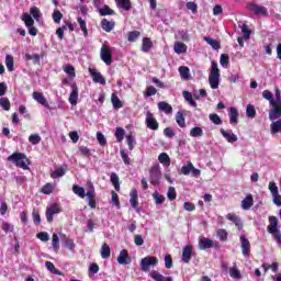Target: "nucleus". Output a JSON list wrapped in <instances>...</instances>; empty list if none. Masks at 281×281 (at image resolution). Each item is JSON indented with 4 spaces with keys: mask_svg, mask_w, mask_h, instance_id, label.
Listing matches in <instances>:
<instances>
[{
    "mask_svg": "<svg viewBox=\"0 0 281 281\" xmlns=\"http://www.w3.org/2000/svg\"><path fill=\"white\" fill-rule=\"evenodd\" d=\"M119 265H131V256H128V250L122 249L117 257Z\"/></svg>",
    "mask_w": 281,
    "mask_h": 281,
    "instance_id": "21",
    "label": "nucleus"
},
{
    "mask_svg": "<svg viewBox=\"0 0 281 281\" xmlns=\"http://www.w3.org/2000/svg\"><path fill=\"white\" fill-rule=\"evenodd\" d=\"M111 257V247L108 246L106 243H104L101 246V258H110Z\"/></svg>",
    "mask_w": 281,
    "mask_h": 281,
    "instance_id": "46",
    "label": "nucleus"
},
{
    "mask_svg": "<svg viewBox=\"0 0 281 281\" xmlns=\"http://www.w3.org/2000/svg\"><path fill=\"white\" fill-rule=\"evenodd\" d=\"M115 4L119 10H125V12H131L133 8L131 0H115Z\"/></svg>",
    "mask_w": 281,
    "mask_h": 281,
    "instance_id": "24",
    "label": "nucleus"
},
{
    "mask_svg": "<svg viewBox=\"0 0 281 281\" xmlns=\"http://www.w3.org/2000/svg\"><path fill=\"white\" fill-rule=\"evenodd\" d=\"M221 80V70H218V64L216 61L211 63V72L209 75V83L211 89H218Z\"/></svg>",
    "mask_w": 281,
    "mask_h": 281,
    "instance_id": "2",
    "label": "nucleus"
},
{
    "mask_svg": "<svg viewBox=\"0 0 281 281\" xmlns=\"http://www.w3.org/2000/svg\"><path fill=\"white\" fill-rule=\"evenodd\" d=\"M248 10L256 14V16H269V10L267 9V7H262L257 3L248 4Z\"/></svg>",
    "mask_w": 281,
    "mask_h": 281,
    "instance_id": "9",
    "label": "nucleus"
},
{
    "mask_svg": "<svg viewBox=\"0 0 281 281\" xmlns=\"http://www.w3.org/2000/svg\"><path fill=\"white\" fill-rule=\"evenodd\" d=\"M26 60H33L34 65H41V55L34 54L30 55L29 53L25 55Z\"/></svg>",
    "mask_w": 281,
    "mask_h": 281,
    "instance_id": "53",
    "label": "nucleus"
},
{
    "mask_svg": "<svg viewBox=\"0 0 281 281\" xmlns=\"http://www.w3.org/2000/svg\"><path fill=\"white\" fill-rule=\"evenodd\" d=\"M100 16H113L115 15V10L109 8V5L104 4L101 9H99Z\"/></svg>",
    "mask_w": 281,
    "mask_h": 281,
    "instance_id": "30",
    "label": "nucleus"
},
{
    "mask_svg": "<svg viewBox=\"0 0 281 281\" xmlns=\"http://www.w3.org/2000/svg\"><path fill=\"white\" fill-rule=\"evenodd\" d=\"M194 247L192 245H187L182 249V262L186 265H190V260H192V250Z\"/></svg>",
    "mask_w": 281,
    "mask_h": 281,
    "instance_id": "14",
    "label": "nucleus"
},
{
    "mask_svg": "<svg viewBox=\"0 0 281 281\" xmlns=\"http://www.w3.org/2000/svg\"><path fill=\"white\" fill-rule=\"evenodd\" d=\"M247 117H256V108L252 104H248L246 108Z\"/></svg>",
    "mask_w": 281,
    "mask_h": 281,
    "instance_id": "61",
    "label": "nucleus"
},
{
    "mask_svg": "<svg viewBox=\"0 0 281 281\" xmlns=\"http://www.w3.org/2000/svg\"><path fill=\"white\" fill-rule=\"evenodd\" d=\"M65 173H66L65 169L59 168V169L54 170V171L50 172V178L52 179H58L60 177H65Z\"/></svg>",
    "mask_w": 281,
    "mask_h": 281,
    "instance_id": "54",
    "label": "nucleus"
},
{
    "mask_svg": "<svg viewBox=\"0 0 281 281\" xmlns=\"http://www.w3.org/2000/svg\"><path fill=\"white\" fill-rule=\"evenodd\" d=\"M212 247H214V240L206 237H201L199 239V249L201 251H205V249H212Z\"/></svg>",
    "mask_w": 281,
    "mask_h": 281,
    "instance_id": "16",
    "label": "nucleus"
},
{
    "mask_svg": "<svg viewBox=\"0 0 281 281\" xmlns=\"http://www.w3.org/2000/svg\"><path fill=\"white\" fill-rule=\"evenodd\" d=\"M52 245L54 251H58L60 249V238L58 237V234L54 233L52 237Z\"/></svg>",
    "mask_w": 281,
    "mask_h": 281,
    "instance_id": "45",
    "label": "nucleus"
},
{
    "mask_svg": "<svg viewBox=\"0 0 281 281\" xmlns=\"http://www.w3.org/2000/svg\"><path fill=\"white\" fill-rule=\"evenodd\" d=\"M97 140L100 146H106V137H104V134H102V132L97 133Z\"/></svg>",
    "mask_w": 281,
    "mask_h": 281,
    "instance_id": "64",
    "label": "nucleus"
},
{
    "mask_svg": "<svg viewBox=\"0 0 281 281\" xmlns=\"http://www.w3.org/2000/svg\"><path fill=\"white\" fill-rule=\"evenodd\" d=\"M101 27L104 30V32H113L115 30V21H109L106 19H103L101 21Z\"/></svg>",
    "mask_w": 281,
    "mask_h": 281,
    "instance_id": "25",
    "label": "nucleus"
},
{
    "mask_svg": "<svg viewBox=\"0 0 281 281\" xmlns=\"http://www.w3.org/2000/svg\"><path fill=\"white\" fill-rule=\"evenodd\" d=\"M181 175H184L188 177V175H192V177H201V170L194 168V165L190 161H188L184 166L181 167L180 170Z\"/></svg>",
    "mask_w": 281,
    "mask_h": 281,
    "instance_id": "10",
    "label": "nucleus"
},
{
    "mask_svg": "<svg viewBox=\"0 0 281 281\" xmlns=\"http://www.w3.org/2000/svg\"><path fill=\"white\" fill-rule=\"evenodd\" d=\"M124 128L117 127L115 131V137L119 143L124 142Z\"/></svg>",
    "mask_w": 281,
    "mask_h": 281,
    "instance_id": "62",
    "label": "nucleus"
},
{
    "mask_svg": "<svg viewBox=\"0 0 281 281\" xmlns=\"http://www.w3.org/2000/svg\"><path fill=\"white\" fill-rule=\"evenodd\" d=\"M54 214H60V205L58 203H54L50 207L46 209L47 223H54Z\"/></svg>",
    "mask_w": 281,
    "mask_h": 281,
    "instance_id": "12",
    "label": "nucleus"
},
{
    "mask_svg": "<svg viewBox=\"0 0 281 281\" xmlns=\"http://www.w3.org/2000/svg\"><path fill=\"white\" fill-rule=\"evenodd\" d=\"M4 63L8 71H14V57L12 55H7Z\"/></svg>",
    "mask_w": 281,
    "mask_h": 281,
    "instance_id": "41",
    "label": "nucleus"
},
{
    "mask_svg": "<svg viewBox=\"0 0 281 281\" xmlns=\"http://www.w3.org/2000/svg\"><path fill=\"white\" fill-rule=\"evenodd\" d=\"M158 109L159 111H161L162 113H166V115H170L172 114V105H170L168 102L166 101H160L158 102Z\"/></svg>",
    "mask_w": 281,
    "mask_h": 281,
    "instance_id": "26",
    "label": "nucleus"
},
{
    "mask_svg": "<svg viewBox=\"0 0 281 281\" xmlns=\"http://www.w3.org/2000/svg\"><path fill=\"white\" fill-rule=\"evenodd\" d=\"M182 95L184 98V100H187V102H189V104L191 106H193V109H196V101H194V99L192 98V93L189 91H183Z\"/></svg>",
    "mask_w": 281,
    "mask_h": 281,
    "instance_id": "40",
    "label": "nucleus"
},
{
    "mask_svg": "<svg viewBox=\"0 0 281 281\" xmlns=\"http://www.w3.org/2000/svg\"><path fill=\"white\" fill-rule=\"evenodd\" d=\"M64 71L65 74H67V76H69L70 78H76V68L71 65H66L64 67Z\"/></svg>",
    "mask_w": 281,
    "mask_h": 281,
    "instance_id": "52",
    "label": "nucleus"
},
{
    "mask_svg": "<svg viewBox=\"0 0 281 281\" xmlns=\"http://www.w3.org/2000/svg\"><path fill=\"white\" fill-rule=\"evenodd\" d=\"M145 124L150 131H159V122H157L155 114L150 111L146 112Z\"/></svg>",
    "mask_w": 281,
    "mask_h": 281,
    "instance_id": "8",
    "label": "nucleus"
},
{
    "mask_svg": "<svg viewBox=\"0 0 281 281\" xmlns=\"http://www.w3.org/2000/svg\"><path fill=\"white\" fill-rule=\"evenodd\" d=\"M72 192H74V194H76L80 199H85V196H87V192H85V188H82L78 184L72 186Z\"/></svg>",
    "mask_w": 281,
    "mask_h": 281,
    "instance_id": "34",
    "label": "nucleus"
},
{
    "mask_svg": "<svg viewBox=\"0 0 281 281\" xmlns=\"http://www.w3.org/2000/svg\"><path fill=\"white\" fill-rule=\"evenodd\" d=\"M209 119L211 122H213V124H216L217 126L223 124V120H221V116H218L216 113L210 114Z\"/></svg>",
    "mask_w": 281,
    "mask_h": 281,
    "instance_id": "60",
    "label": "nucleus"
},
{
    "mask_svg": "<svg viewBox=\"0 0 281 281\" xmlns=\"http://www.w3.org/2000/svg\"><path fill=\"white\" fill-rule=\"evenodd\" d=\"M267 229L274 238L276 243H278V245H281V231L278 229V217L273 215L269 217V225Z\"/></svg>",
    "mask_w": 281,
    "mask_h": 281,
    "instance_id": "4",
    "label": "nucleus"
},
{
    "mask_svg": "<svg viewBox=\"0 0 281 281\" xmlns=\"http://www.w3.org/2000/svg\"><path fill=\"white\" fill-rule=\"evenodd\" d=\"M63 243H64V247H66V249H69L70 251H74V249L76 248V244L74 243V239L67 237V235L63 234Z\"/></svg>",
    "mask_w": 281,
    "mask_h": 281,
    "instance_id": "31",
    "label": "nucleus"
},
{
    "mask_svg": "<svg viewBox=\"0 0 281 281\" xmlns=\"http://www.w3.org/2000/svg\"><path fill=\"white\" fill-rule=\"evenodd\" d=\"M77 21L80 25L81 31L83 32L85 36H89V30L87 29V22L82 18H77Z\"/></svg>",
    "mask_w": 281,
    "mask_h": 281,
    "instance_id": "51",
    "label": "nucleus"
},
{
    "mask_svg": "<svg viewBox=\"0 0 281 281\" xmlns=\"http://www.w3.org/2000/svg\"><path fill=\"white\" fill-rule=\"evenodd\" d=\"M173 49L176 54H186L188 52V45L183 44V42H176Z\"/></svg>",
    "mask_w": 281,
    "mask_h": 281,
    "instance_id": "29",
    "label": "nucleus"
},
{
    "mask_svg": "<svg viewBox=\"0 0 281 281\" xmlns=\"http://www.w3.org/2000/svg\"><path fill=\"white\" fill-rule=\"evenodd\" d=\"M227 231L225 228H220L217 231V237L220 238V240H222V243H225L227 240Z\"/></svg>",
    "mask_w": 281,
    "mask_h": 281,
    "instance_id": "59",
    "label": "nucleus"
},
{
    "mask_svg": "<svg viewBox=\"0 0 281 281\" xmlns=\"http://www.w3.org/2000/svg\"><path fill=\"white\" fill-rule=\"evenodd\" d=\"M56 188L55 184H53L52 182H47L46 184H44L41 189L42 194H52V192H54V189Z\"/></svg>",
    "mask_w": 281,
    "mask_h": 281,
    "instance_id": "39",
    "label": "nucleus"
},
{
    "mask_svg": "<svg viewBox=\"0 0 281 281\" xmlns=\"http://www.w3.org/2000/svg\"><path fill=\"white\" fill-rule=\"evenodd\" d=\"M179 74H180L181 78H184L186 80H188V78H190V68H188L186 66H180Z\"/></svg>",
    "mask_w": 281,
    "mask_h": 281,
    "instance_id": "55",
    "label": "nucleus"
},
{
    "mask_svg": "<svg viewBox=\"0 0 281 281\" xmlns=\"http://www.w3.org/2000/svg\"><path fill=\"white\" fill-rule=\"evenodd\" d=\"M68 100L72 106H76V104H78V86L76 83L72 85V91Z\"/></svg>",
    "mask_w": 281,
    "mask_h": 281,
    "instance_id": "27",
    "label": "nucleus"
},
{
    "mask_svg": "<svg viewBox=\"0 0 281 281\" xmlns=\"http://www.w3.org/2000/svg\"><path fill=\"white\" fill-rule=\"evenodd\" d=\"M130 203L134 210H137L139 205V194L137 193V189H132L130 192Z\"/></svg>",
    "mask_w": 281,
    "mask_h": 281,
    "instance_id": "20",
    "label": "nucleus"
},
{
    "mask_svg": "<svg viewBox=\"0 0 281 281\" xmlns=\"http://www.w3.org/2000/svg\"><path fill=\"white\" fill-rule=\"evenodd\" d=\"M261 95L265 100H268L270 106L273 109V93L269 90H263Z\"/></svg>",
    "mask_w": 281,
    "mask_h": 281,
    "instance_id": "47",
    "label": "nucleus"
},
{
    "mask_svg": "<svg viewBox=\"0 0 281 281\" xmlns=\"http://www.w3.org/2000/svg\"><path fill=\"white\" fill-rule=\"evenodd\" d=\"M153 49V41H150L149 37H144L143 38V44H142V52L148 53Z\"/></svg>",
    "mask_w": 281,
    "mask_h": 281,
    "instance_id": "36",
    "label": "nucleus"
},
{
    "mask_svg": "<svg viewBox=\"0 0 281 281\" xmlns=\"http://www.w3.org/2000/svg\"><path fill=\"white\" fill-rule=\"evenodd\" d=\"M241 33L244 35V41H249V38H251V30H249L247 24L241 25Z\"/></svg>",
    "mask_w": 281,
    "mask_h": 281,
    "instance_id": "49",
    "label": "nucleus"
},
{
    "mask_svg": "<svg viewBox=\"0 0 281 281\" xmlns=\"http://www.w3.org/2000/svg\"><path fill=\"white\" fill-rule=\"evenodd\" d=\"M270 121L272 122L270 124L271 135H278V133H281V116Z\"/></svg>",
    "mask_w": 281,
    "mask_h": 281,
    "instance_id": "22",
    "label": "nucleus"
},
{
    "mask_svg": "<svg viewBox=\"0 0 281 281\" xmlns=\"http://www.w3.org/2000/svg\"><path fill=\"white\" fill-rule=\"evenodd\" d=\"M33 99L38 102V104H42V106H45L46 109H49V103L47 102V99L43 93L35 91L33 92Z\"/></svg>",
    "mask_w": 281,
    "mask_h": 281,
    "instance_id": "23",
    "label": "nucleus"
},
{
    "mask_svg": "<svg viewBox=\"0 0 281 281\" xmlns=\"http://www.w3.org/2000/svg\"><path fill=\"white\" fill-rule=\"evenodd\" d=\"M0 106H2V109H4V111H10V99L1 98L0 99Z\"/></svg>",
    "mask_w": 281,
    "mask_h": 281,
    "instance_id": "63",
    "label": "nucleus"
},
{
    "mask_svg": "<svg viewBox=\"0 0 281 281\" xmlns=\"http://www.w3.org/2000/svg\"><path fill=\"white\" fill-rule=\"evenodd\" d=\"M7 161H10L18 168H22V170H27V156L23 153H13L7 158Z\"/></svg>",
    "mask_w": 281,
    "mask_h": 281,
    "instance_id": "1",
    "label": "nucleus"
},
{
    "mask_svg": "<svg viewBox=\"0 0 281 281\" xmlns=\"http://www.w3.org/2000/svg\"><path fill=\"white\" fill-rule=\"evenodd\" d=\"M89 72L93 82H97L99 85H106V79H104L101 72H98V70L92 68H89Z\"/></svg>",
    "mask_w": 281,
    "mask_h": 281,
    "instance_id": "15",
    "label": "nucleus"
},
{
    "mask_svg": "<svg viewBox=\"0 0 281 281\" xmlns=\"http://www.w3.org/2000/svg\"><path fill=\"white\" fill-rule=\"evenodd\" d=\"M254 205V195L248 194L243 201H241V207L243 210H251V206Z\"/></svg>",
    "mask_w": 281,
    "mask_h": 281,
    "instance_id": "28",
    "label": "nucleus"
},
{
    "mask_svg": "<svg viewBox=\"0 0 281 281\" xmlns=\"http://www.w3.org/2000/svg\"><path fill=\"white\" fill-rule=\"evenodd\" d=\"M139 36H142V33L139 31H130L127 33V41L130 43H135V41H137Z\"/></svg>",
    "mask_w": 281,
    "mask_h": 281,
    "instance_id": "43",
    "label": "nucleus"
},
{
    "mask_svg": "<svg viewBox=\"0 0 281 281\" xmlns=\"http://www.w3.org/2000/svg\"><path fill=\"white\" fill-rule=\"evenodd\" d=\"M239 240L241 243L243 256H249V254H251V244L249 243V239H247L245 235H240Z\"/></svg>",
    "mask_w": 281,
    "mask_h": 281,
    "instance_id": "13",
    "label": "nucleus"
},
{
    "mask_svg": "<svg viewBox=\"0 0 281 281\" xmlns=\"http://www.w3.org/2000/svg\"><path fill=\"white\" fill-rule=\"evenodd\" d=\"M100 58H101V60H103V63H105V65H108V66L112 65L113 53L111 52V48H109V46L103 45L101 47Z\"/></svg>",
    "mask_w": 281,
    "mask_h": 281,
    "instance_id": "11",
    "label": "nucleus"
},
{
    "mask_svg": "<svg viewBox=\"0 0 281 281\" xmlns=\"http://www.w3.org/2000/svg\"><path fill=\"white\" fill-rule=\"evenodd\" d=\"M111 179V183L112 186H114V189L116 190V192L120 191V177L117 176V173L112 172L110 176Z\"/></svg>",
    "mask_w": 281,
    "mask_h": 281,
    "instance_id": "42",
    "label": "nucleus"
},
{
    "mask_svg": "<svg viewBox=\"0 0 281 281\" xmlns=\"http://www.w3.org/2000/svg\"><path fill=\"white\" fill-rule=\"evenodd\" d=\"M229 276L235 280H240V278H243V274H240V270H238V268H231Z\"/></svg>",
    "mask_w": 281,
    "mask_h": 281,
    "instance_id": "57",
    "label": "nucleus"
},
{
    "mask_svg": "<svg viewBox=\"0 0 281 281\" xmlns=\"http://www.w3.org/2000/svg\"><path fill=\"white\" fill-rule=\"evenodd\" d=\"M276 99H273V109L269 111V120H278L281 117V91L280 88H276Z\"/></svg>",
    "mask_w": 281,
    "mask_h": 281,
    "instance_id": "3",
    "label": "nucleus"
},
{
    "mask_svg": "<svg viewBox=\"0 0 281 281\" xmlns=\"http://www.w3.org/2000/svg\"><path fill=\"white\" fill-rule=\"evenodd\" d=\"M22 21L24 22L25 26L27 27L29 34L31 36H36V34H38V29H36V26H34V19H32V15H30L29 13H23Z\"/></svg>",
    "mask_w": 281,
    "mask_h": 281,
    "instance_id": "6",
    "label": "nucleus"
},
{
    "mask_svg": "<svg viewBox=\"0 0 281 281\" xmlns=\"http://www.w3.org/2000/svg\"><path fill=\"white\" fill-rule=\"evenodd\" d=\"M86 196H87L89 207H91V210H95V207H97L95 189L93 188V186L90 191H87Z\"/></svg>",
    "mask_w": 281,
    "mask_h": 281,
    "instance_id": "19",
    "label": "nucleus"
},
{
    "mask_svg": "<svg viewBox=\"0 0 281 281\" xmlns=\"http://www.w3.org/2000/svg\"><path fill=\"white\" fill-rule=\"evenodd\" d=\"M176 122L180 128H186V116L181 112H177Z\"/></svg>",
    "mask_w": 281,
    "mask_h": 281,
    "instance_id": "44",
    "label": "nucleus"
},
{
    "mask_svg": "<svg viewBox=\"0 0 281 281\" xmlns=\"http://www.w3.org/2000/svg\"><path fill=\"white\" fill-rule=\"evenodd\" d=\"M229 122H231V124H238V109L231 108V110H229Z\"/></svg>",
    "mask_w": 281,
    "mask_h": 281,
    "instance_id": "37",
    "label": "nucleus"
},
{
    "mask_svg": "<svg viewBox=\"0 0 281 281\" xmlns=\"http://www.w3.org/2000/svg\"><path fill=\"white\" fill-rule=\"evenodd\" d=\"M45 267H46V269H48V271H50V273H54L55 276H65V273H63L60 270L56 269V266H54V263L52 261H46Z\"/></svg>",
    "mask_w": 281,
    "mask_h": 281,
    "instance_id": "35",
    "label": "nucleus"
},
{
    "mask_svg": "<svg viewBox=\"0 0 281 281\" xmlns=\"http://www.w3.org/2000/svg\"><path fill=\"white\" fill-rule=\"evenodd\" d=\"M150 276L155 281H172V277H165L164 274L157 272V270L151 271Z\"/></svg>",
    "mask_w": 281,
    "mask_h": 281,
    "instance_id": "32",
    "label": "nucleus"
},
{
    "mask_svg": "<svg viewBox=\"0 0 281 281\" xmlns=\"http://www.w3.org/2000/svg\"><path fill=\"white\" fill-rule=\"evenodd\" d=\"M111 102L114 109H122V106H124V103H122V100H120V97H117L116 93H112Z\"/></svg>",
    "mask_w": 281,
    "mask_h": 281,
    "instance_id": "33",
    "label": "nucleus"
},
{
    "mask_svg": "<svg viewBox=\"0 0 281 281\" xmlns=\"http://www.w3.org/2000/svg\"><path fill=\"white\" fill-rule=\"evenodd\" d=\"M190 137H203V128L195 126L190 131Z\"/></svg>",
    "mask_w": 281,
    "mask_h": 281,
    "instance_id": "48",
    "label": "nucleus"
},
{
    "mask_svg": "<svg viewBox=\"0 0 281 281\" xmlns=\"http://www.w3.org/2000/svg\"><path fill=\"white\" fill-rule=\"evenodd\" d=\"M149 183L151 186H159L161 183V167L159 165H154L149 169Z\"/></svg>",
    "mask_w": 281,
    "mask_h": 281,
    "instance_id": "5",
    "label": "nucleus"
},
{
    "mask_svg": "<svg viewBox=\"0 0 281 281\" xmlns=\"http://www.w3.org/2000/svg\"><path fill=\"white\" fill-rule=\"evenodd\" d=\"M220 133L226 139V142H228V144L238 142V136H236V134H234L232 131L227 132L224 128H221Z\"/></svg>",
    "mask_w": 281,
    "mask_h": 281,
    "instance_id": "18",
    "label": "nucleus"
},
{
    "mask_svg": "<svg viewBox=\"0 0 281 281\" xmlns=\"http://www.w3.org/2000/svg\"><path fill=\"white\" fill-rule=\"evenodd\" d=\"M159 259H157V257L147 256L142 259L140 269L142 271H149L150 267H157Z\"/></svg>",
    "mask_w": 281,
    "mask_h": 281,
    "instance_id": "7",
    "label": "nucleus"
},
{
    "mask_svg": "<svg viewBox=\"0 0 281 281\" xmlns=\"http://www.w3.org/2000/svg\"><path fill=\"white\" fill-rule=\"evenodd\" d=\"M226 218L227 221H231V223H234L237 229H243L244 227L243 220H240V216L236 215V213H228L226 215Z\"/></svg>",
    "mask_w": 281,
    "mask_h": 281,
    "instance_id": "17",
    "label": "nucleus"
},
{
    "mask_svg": "<svg viewBox=\"0 0 281 281\" xmlns=\"http://www.w3.org/2000/svg\"><path fill=\"white\" fill-rule=\"evenodd\" d=\"M203 41L207 43V45H211L213 49H221V42L212 38V37H204Z\"/></svg>",
    "mask_w": 281,
    "mask_h": 281,
    "instance_id": "38",
    "label": "nucleus"
},
{
    "mask_svg": "<svg viewBox=\"0 0 281 281\" xmlns=\"http://www.w3.org/2000/svg\"><path fill=\"white\" fill-rule=\"evenodd\" d=\"M158 161H159V164H164L165 166H169L170 165V156H168V154H166V153H161L158 156Z\"/></svg>",
    "mask_w": 281,
    "mask_h": 281,
    "instance_id": "50",
    "label": "nucleus"
},
{
    "mask_svg": "<svg viewBox=\"0 0 281 281\" xmlns=\"http://www.w3.org/2000/svg\"><path fill=\"white\" fill-rule=\"evenodd\" d=\"M153 199H154L156 205H161L164 203V201H166V198L164 195L159 194V192L153 193Z\"/></svg>",
    "mask_w": 281,
    "mask_h": 281,
    "instance_id": "58",
    "label": "nucleus"
},
{
    "mask_svg": "<svg viewBox=\"0 0 281 281\" xmlns=\"http://www.w3.org/2000/svg\"><path fill=\"white\" fill-rule=\"evenodd\" d=\"M29 142L33 146H36L37 144H41V135H38V134H31L29 136Z\"/></svg>",
    "mask_w": 281,
    "mask_h": 281,
    "instance_id": "56",
    "label": "nucleus"
}]
</instances>
